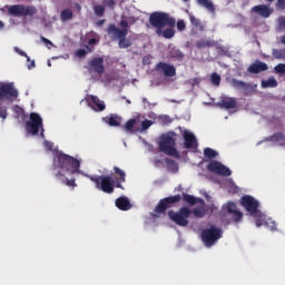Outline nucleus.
<instances>
[{
    "instance_id": "obj_1",
    "label": "nucleus",
    "mask_w": 285,
    "mask_h": 285,
    "mask_svg": "<svg viewBox=\"0 0 285 285\" xmlns=\"http://www.w3.org/2000/svg\"><path fill=\"white\" fill-rule=\"evenodd\" d=\"M81 168V163L79 159L65 154L62 151L56 153L53 156V176L60 184L69 186L70 188H76L77 180L71 175H79ZM71 177V178H68Z\"/></svg>"
},
{
    "instance_id": "obj_2",
    "label": "nucleus",
    "mask_w": 285,
    "mask_h": 285,
    "mask_svg": "<svg viewBox=\"0 0 285 285\" xmlns=\"http://www.w3.org/2000/svg\"><path fill=\"white\" fill-rule=\"evenodd\" d=\"M115 178L112 176H92L87 175V178L96 184L97 190L106 193V195H112L115 188H124L121 184L126 183V171L119 167H114Z\"/></svg>"
},
{
    "instance_id": "obj_3",
    "label": "nucleus",
    "mask_w": 285,
    "mask_h": 285,
    "mask_svg": "<svg viewBox=\"0 0 285 285\" xmlns=\"http://www.w3.org/2000/svg\"><path fill=\"white\" fill-rule=\"evenodd\" d=\"M149 23L153 28H156V35L164 39H173L175 37V26L177 20L170 17V13L156 11L149 16Z\"/></svg>"
},
{
    "instance_id": "obj_4",
    "label": "nucleus",
    "mask_w": 285,
    "mask_h": 285,
    "mask_svg": "<svg viewBox=\"0 0 285 285\" xmlns=\"http://www.w3.org/2000/svg\"><path fill=\"white\" fill-rule=\"evenodd\" d=\"M177 134L171 131L169 134H164L159 137L158 148L160 153L167 155L168 157H175V159H179V151L175 146H177V140L175 139Z\"/></svg>"
},
{
    "instance_id": "obj_5",
    "label": "nucleus",
    "mask_w": 285,
    "mask_h": 285,
    "mask_svg": "<svg viewBox=\"0 0 285 285\" xmlns=\"http://www.w3.org/2000/svg\"><path fill=\"white\" fill-rule=\"evenodd\" d=\"M224 235V232L222 228L212 225L209 228H205L200 233V239L203 244L206 246V248H212V246H215L219 239H222Z\"/></svg>"
},
{
    "instance_id": "obj_6",
    "label": "nucleus",
    "mask_w": 285,
    "mask_h": 285,
    "mask_svg": "<svg viewBox=\"0 0 285 285\" xmlns=\"http://www.w3.org/2000/svg\"><path fill=\"white\" fill-rule=\"evenodd\" d=\"M179 202H181V195L179 194L160 199L154 209L155 217L166 215V210L168 208H175V204H179Z\"/></svg>"
},
{
    "instance_id": "obj_7",
    "label": "nucleus",
    "mask_w": 285,
    "mask_h": 285,
    "mask_svg": "<svg viewBox=\"0 0 285 285\" xmlns=\"http://www.w3.org/2000/svg\"><path fill=\"white\" fill-rule=\"evenodd\" d=\"M8 14L10 17H35L37 14V7L24 4L7 6Z\"/></svg>"
},
{
    "instance_id": "obj_8",
    "label": "nucleus",
    "mask_w": 285,
    "mask_h": 285,
    "mask_svg": "<svg viewBox=\"0 0 285 285\" xmlns=\"http://www.w3.org/2000/svg\"><path fill=\"white\" fill-rule=\"evenodd\" d=\"M191 214L193 212L190 208L181 207L178 212L170 209L168 212V217L170 222H174V224H177V226L186 227L189 224L188 217H190Z\"/></svg>"
},
{
    "instance_id": "obj_9",
    "label": "nucleus",
    "mask_w": 285,
    "mask_h": 285,
    "mask_svg": "<svg viewBox=\"0 0 285 285\" xmlns=\"http://www.w3.org/2000/svg\"><path fill=\"white\" fill-rule=\"evenodd\" d=\"M26 130L33 136L39 135V130H41V137H43V118L37 112H31L26 124Z\"/></svg>"
},
{
    "instance_id": "obj_10",
    "label": "nucleus",
    "mask_w": 285,
    "mask_h": 285,
    "mask_svg": "<svg viewBox=\"0 0 285 285\" xmlns=\"http://www.w3.org/2000/svg\"><path fill=\"white\" fill-rule=\"evenodd\" d=\"M107 33L118 39V47L121 49L130 48V46H132V42L126 39V37H128V33H126V31H119V28L115 23H110L107 27Z\"/></svg>"
},
{
    "instance_id": "obj_11",
    "label": "nucleus",
    "mask_w": 285,
    "mask_h": 285,
    "mask_svg": "<svg viewBox=\"0 0 285 285\" xmlns=\"http://www.w3.org/2000/svg\"><path fill=\"white\" fill-rule=\"evenodd\" d=\"M240 205L243 208L249 213L252 217H262V212L259 210V202L253 196H243L240 198Z\"/></svg>"
},
{
    "instance_id": "obj_12",
    "label": "nucleus",
    "mask_w": 285,
    "mask_h": 285,
    "mask_svg": "<svg viewBox=\"0 0 285 285\" xmlns=\"http://www.w3.org/2000/svg\"><path fill=\"white\" fill-rule=\"evenodd\" d=\"M19 97V90L14 88V82H0V101L7 99H17Z\"/></svg>"
},
{
    "instance_id": "obj_13",
    "label": "nucleus",
    "mask_w": 285,
    "mask_h": 285,
    "mask_svg": "<svg viewBox=\"0 0 285 285\" xmlns=\"http://www.w3.org/2000/svg\"><path fill=\"white\" fill-rule=\"evenodd\" d=\"M207 170L215 173V175H220V177H230V175H233L230 168L226 167L224 164L217 160H212L207 165Z\"/></svg>"
},
{
    "instance_id": "obj_14",
    "label": "nucleus",
    "mask_w": 285,
    "mask_h": 285,
    "mask_svg": "<svg viewBox=\"0 0 285 285\" xmlns=\"http://www.w3.org/2000/svg\"><path fill=\"white\" fill-rule=\"evenodd\" d=\"M86 101L88 102V107L94 109L95 112H104V110H106V104L97 96L89 95L87 96Z\"/></svg>"
},
{
    "instance_id": "obj_15",
    "label": "nucleus",
    "mask_w": 285,
    "mask_h": 285,
    "mask_svg": "<svg viewBox=\"0 0 285 285\" xmlns=\"http://www.w3.org/2000/svg\"><path fill=\"white\" fill-rule=\"evenodd\" d=\"M232 87L235 88V90H243L245 97H248V95H253V92L255 91L253 85L244 82L236 78L232 79Z\"/></svg>"
},
{
    "instance_id": "obj_16",
    "label": "nucleus",
    "mask_w": 285,
    "mask_h": 285,
    "mask_svg": "<svg viewBox=\"0 0 285 285\" xmlns=\"http://www.w3.org/2000/svg\"><path fill=\"white\" fill-rule=\"evenodd\" d=\"M156 72H163L165 77H175L177 75V69L173 65L167 62H158L155 67Z\"/></svg>"
},
{
    "instance_id": "obj_17",
    "label": "nucleus",
    "mask_w": 285,
    "mask_h": 285,
    "mask_svg": "<svg viewBox=\"0 0 285 285\" xmlns=\"http://www.w3.org/2000/svg\"><path fill=\"white\" fill-rule=\"evenodd\" d=\"M183 137L184 148H187L188 150L197 148V137H195V134L190 132L189 130H184Z\"/></svg>"
},
{
    "instance_id": "obj_18",
    "label": "nucleus",
    "mask_w": 285,
    "mask_h": 285,
    "mask_svg": "<svg viewBox=\"0 0 285 285\" xmlns=\"http://www.w3.org/2000/svg\"><path fill=\"white\" fill-rule=\"evenodd\" d=\"M266 70H268V65L259 60H257L255 63H252L247 69L250 75H259V72H266Z\"/></svg>"
},
{
    "instance_id": "obj_19",
    "label": "nucleus",
    "mask_w": 285,
    "mask_h": 285,
    "mask_svg": "<svg viewBox=\"0 0 285 285\" xmlns=\"http://www.w3.org/2000/svg\"><path fill=\"white\" fill-rule=\"evenodd\" d=\"M90 68L94 70V72H97V75H104L105 68H104V58L98 57L94 58L89 62Z\"/></svg>"
},
{
    "instance_id": "obj_20",
    "label": "nucleus",
    "mask_w": 285,
    "mask_h": 285,
    "mask_svg": "<svg viewBox=\"0 0 285 285\" xmlns=\"http://www.w3.org/2000/svg\"><path fill=\"white\" fill-rule=\"evenodd\" d=\"M218 106L219 108H225V110H233V108H237V99L233 97L223 98Z\"/></svg>"
},
{
    "instance_id": "obj_21",
    "label": "nucleus",
    "mask_w": 285,
    "mask_h": 285,
    "mask_svg": "<svg viewBox=\"0 0 285 285\" xmlns=\"http://www.w3.org/2000/svg\"><path fill=\"white\" fill-rule=\"evenodd\" d=\"M253 12H256V14H259L264 19H268L273 11L266 6V4H258L252 8Z\"/></svg>"
},
{
    "instance_id": "obj_22",
    "label": "nucleus",
    "mask_w": 285,
    "mask_h": 285,
    "mask_svg": "<svg viewBox=\"0 0 285 285\" xmlns=\"http://www.w3.org/2000/svg\"><path fill=\"white\" fill-rule=\"evenodd\" d=\"M198 204H202L199 207H196L191 210L194 217L196 219H202V217H206V203L204 199L198 198Z\"/></svg>"
},
{
    "instance_id": "obj_23",
    "label": "nucleus",
    "mask_w": 285,
    "mask_h": 285,
    "mask_svg": "<svg viewBox=\"0 0 285 285\" xmlns=\"http://www.w3.org/2000/svg\"><path fill=\"white\" fill-rule=\"evenodd\" d=\"M215 46H217V41L204 38L197 40L195 45L198 50H204L205 48H215Z\"/></svg>"
},
{
    "instance_id": "obj_24",
    "label": "nucleus",
    "mask_w": 285,
    "mask_h": 285,
    "mask_svg": "<svg viewBox=\"0 0 285 285\" xmlns=\"http://www.w3.org/2000/svg\"><path fill=\"white\" fill-rule=\"evenodd\" d=\"M116 206L119 210H130V208H132L130 200L128 199V197L125 196L116 199Z\"/></svg>"
},
{
    "instance_id": "obj_25",
    "label": "nucleus",
    "mask_w": 285,
    "mask_h": 285,
    "mask_svg": "<svg viewBox=\"0 0 285 285\" xmlns=\"http://www.w3.org/2000/svg\"><path fill=\"white\" fill-rule=\"evenodd\" d=\"M102 121L114 128H119V126H121V118L117 115H110L109 117L102 118Z\"/></svg>"
},
{
    "instance_id": "obj_26",
    "label": "nucleus",
    "mask_w": 285,
    "mask_h": 285,
    "mask_svg": "<svg viewBox=\"0 0 285 285\" xmlns=\"http://www.w3.org/2000/svg\"><path fill=\"white\" fill-rule=\"evenodd\" d=\"M265 141H273V144H279L281 146H283L285 141V135L282 131L275 132L272 136H268L267 138H265Z\"/></svg>"
},
{
    "instance_id": "obj_27",
    "label": "nucleus",
    "mask_w": 285,
    "mask_h": 285,
    "mask_svg": "<svg viewBox=\"0 0 285 285\" xmlns=\"http://www.w3.org/2000/svg\"><path fill=\"white\" fill-rule=\"evenodd\" d=\"M136 21H137V19H135V17H129V18H127V20L126 19H124V18H121V20H120V22H119V27L121 28V29H119L118 28V31H120V32H126V35H128V23H136Z\"/></svg>"
},
{
    "instance_id": "obj_28",
    "label": "nucleus",
    "mask_w": 285,
    "mask_h": 285,
    "mask_svg": "<svg viewBox=\"0 0 285 285\" xmlns=\"http://www.w3.org/2000/svg\"><path fill=\"white\" fill-rule=\"evenodd\" d=\"M170 59H175V61H184V52L177 48H171L168 52Z\"/></svg>"
},
{
    "instance_id": "obj_29",
    "label": "nucleus",
    "mask_w": 285,
    "mask_h": 285,
    "mask_svg": "<svg viewBox=\"0 0 285 285\" xmlns=\"http://www.w3.org/2000/svg\"><path fill=\"white\" fill-rule=\"evenodd\" d=\"M198 6L206 8L209 12H215V4L210 0H197Z\"/></svg>"
},
{
    "instance_id": "obj_30",
    "label": "nucleus",
    "mask_w": 285,
    "mask_h": 285,
    "mask_svg": "<svg viewBox=\"0 0 285 285\" xmlns=\"http://www.w3.org/2000/svg\"><path fill=\"white\" fill-rule=\"evenodd\" d=\"M189 21L191 24H194L195 28H198L200 32H204L206 30V26L202 23V20L197 19L195 16H189Z\"/></svg>"
},
{
    "instance_id": "obj_31",
    "label": "nucleus",
    "mask_w": 285,
    "mask_h": 285,
    "mask_svg": "<svg viewBox=\"0 0 285 285\" xmlns=\"http://www.w3.org/2000/svg\"><path fill=\"white\" fill-rule=\"evenodd\" d=\"M183 199L186 202V204H189V206H195V204L199 202V198H196L190 194H183Z\"/></svg>"
},
{
    "instance_id": "obj_32",
    "label": "nucleus",
    "mask_w": 285,
    "mask_h": 285,
    "mask_svg": "<svg viewBox=\"0 0 285 285\" xmlns=\"http://www.w3.org/2000/svg\"><path fill=\"white\" fill-rule=\"evenodd\" d=\"M72 17H75V14L72 13V10H70V9H63L60 12L61 21H70V19H72Z\"/></svg>"
},
{
    "instance_id": "obj_33",
    "label": "nucleus",
    "mask_w": 285,
    "mask_h": 285,
    "mask_svg": "<svg viewBox=\"0 0 285 285\" xmlns=\"http://www.w3.org/2000/svg\"><path fill=\"white\" fill-rule=\"evenodd\" d=\"M262 88H277V79L268 78L262 81Z\"/></svg>"
},
{
    "instance_id": "obj_34",
    "label": "nucleus",
    "mask_w": 285,
    "mask_h": 285,
    "mask_svg": "<svg viewBox=\"0 0 285 285\" xmlns=\"http://www.w3.org/2000/svg\"><path fill=\"white\" fill-rule=\"evenodd\" d=\"M136 124H137V119H129L126 124H125V126H124V128H125V130H126V132H135V126H136Z\"/></svg>"
},
{
    "instance_id": "obj_35",
    "label": "nucleus",
    "mask_w": 285,
    "mask_h": 285,
    "mask_svg": "<svg viewBox=\"0 0 285 285\" xmlns=\"http://www.w3.org/2000/svg\"><path fill=\"white\" fill-rule=\"evenodd\" d=\"M204 155L207 159H215L219 154L215 149L207 147L204 149Z\"/></svg>"
},
{
    "instance_id": "obj_36",
    "label": "nucleus",
    "mask_w": 285,
    "mask_h": 285,
    "mask_svg": "<svg viewBox=\"0 0 285 285\" xmlns=\"http://www.w3.org/2000/svg\"><path fill=\"white\" fill-rule=\"evenodd\" d=\"M94 12L96 17H104V14H106V7H104L102 4H97L96 7H94Z\"/></svg>"
},
{
    "instance_id": "obj_37",
    "label": "nucleus",
    "mask_w": 285,
    "mask_h": 285,
    "mask_svg": "<svg viewBox=\"0 0 285 285\" xmlns=\"http://www.w3.org/2000/svg\"><path fill=\"white\" fill-rule=\"evenodd\" d=\"M210 81L213 86H219L222 83V76L217 72H213L210 76Z\"/></svg>"
},
{
    "instance_id": "obj_38",
    "label": "nucleus",
    "mask_w": 285,
    "mask_h": 285,
    "mask_svg": "<svg viewBox=\"0 0 285 285\" xmlns=\"http://www.w3.org/2000/svg\"><path fill=\"white\" fill-rule=\"evenodd\" d=\"M232 219L237 224L238 222H242L244 219V214L239 212L238 209L230 214Z\"/></svg>"
},
{
    "instance_id": "obj_39",
    "label": "nucleus",
    "mask_w": 285,
    "mask_h": 285,
    "mask_svg": "<svg viewBox=\"0 0 285 285\" xmlns=\"http://www.w3.org/2000/svg\"><path fill=\"white\" fill-rule=\"evenodd\" d=\"M153 120H144L141 124H140V132H144L146 130H148V128H150V126H153Z\"/></svg>"
},
{
    "instance_id": "obj_40",
    "label": "nucleus",
    "mask_w": 285,
    "mask_h": 285,
    "mask_svg": "<svg viewBox=\"0 0 285 285\" xmlns=\"http://www.w3.org/2000/svg\"><path fill=\"white\" fill-rule=\"evenodd\" d=\"M256 219V226L259 228L261 226H264L266 224V220L264 219V214L261 212V216H253Z\"/></svg>"
},
{
    "instance_id": "obj_41",
    "label": "nucleus",
    "mask_w": 285,
    "mask_h": 285,
    "mask_svg": "<svg viewBox=\"0 0 285 285\" xmlns=\"http://www.w3.org/2000/svg\"><path fill=\"white\" fill-rule=\"evenodd\" d=\"M226 208L229 215L237 212V205L235 203H227Z\"/></svg>"
},
{
    "instance_id": "obj_42",
    "label": "nucleus",
    "mask_w": 285,
    "mask_h": 285,
    "mask_svg": "<svg viewBox=\"0 0 285 285\" xmlns=\"http://www.w3.org/2000/svg\"><path fill=\"white\" fill-rule=\"evenodd\" d=\"M104 2L110 10H115V7L117 6V0H104Z\"/></svg>"
},
{
    "instance_id": "obj_43",
    "label": "nucleus",
    "mask_w": 285,
    "mask_h": 285,
    "mask_svg": "<svg viewBox=\"0 0 285 285\" xmlns=\"http://www.w3.org/2000/svg\"><path fill=\"white\" fill-rule=\"evenodd\" d=\"M176 27L179 32H184V30H186V22L184 20H178Z\"/></svg>"
},
{
    "instance_id": "obj_44",
    "label": "nucleus",
    "mask_w": 285,
    "mask_h": 285,
    "mask_svg": "<svg viewBox=\"0 0 285 285\" xmlns=\"http://www.w3.org/2000/svg\"><path fill=\"white\" fill-rule=\"evenodd\" d=\"M275 71H276L278 75H285V63H278V65L275 67Z\"/></svg>"
},
{
    "instance_id": "obj_45",
    "label": "nucleus",
    "mask_w": 285,
    "mask_h": 285,
    "mask_svg": "<svg viewBox=\"0 0 285 285\" xmlns=\"http://www.w3.org/2000/svg\"><path fill=\"white\" fill-rule=\"evenodd\" d=\"M86 55H88V52L86 51V49H78L76 51V57H78L79 59H83V57H86Z\"/></svg>"
},
{
    "instance_id": "obj_46",
    "label": "nucleus",
    "mask_w": 285,
    "mask_h": 285,
    "mask_svg": "<svg viewBox=\"0 0 285 285\" xmlns=\"http://www.w3.org/2000/svg\"><path fill=\"white\" fill-rule=\"evenodd\" d=\"M272 55L274 59H282V49H273Z\"/></svg>"
},
{
    "instance_id": "obj_47",
    "label": "nucleus",
    "mask_w": 285,
    "mask_h": 285,
    "mask_svg": "<svg viewBox=\"0 0 285 285\" xmlns=\"http://www.w3.org/2000/svg\"><path fill=\"white\" fill-rule=\"evenodd\" d=\"M278 28L279 30H285V17H279L278 18Z\"/></svg>"
},
{
    "instance_id": "obj_48",
    "label": "nucleus",
    "mask_w": 285,
    "mask_h": 285,
    "mask_svg": "<svg viewBox=\"0 0 285 285\" xmlns=\"http://www.w3.org/2000/svg\"><path fill=\"white\" fill-rule=\"evenodd\" d=\"M276 8H278V10H285V0H277Z\"/></svg>"
},
{
    "instance_id": "obj_49",
    "label": "nucleus",
    "mask_w": 285,
    "mask_h": 285,
    "mask_svg": "<svg viewBox=\"0 0 285 285\" xmlns=\"http://www.w3.org/2000/svg\"><path fill=\"white\" fill-rule=\"evenodd\" d=\"M40 39H41V42L45 43L49 48V50H50L49 46H52V41L48 40V38H46L43 36L40 37Z\"/></svg>"
},
{
    "instance_id": "obj_50",
    "label": "nucleus",
    "mask_w": 285,
    "mask_h": 285,
    "mask_svg": "<svg viewBox=\"0 0 285 285\" xmlns=\"http://www.w3.org/2000/svg\"><path fill=\"white\" fill-rule=\"evenodd\" d=\"M104 23H106V19L98 20V21L96 22V26H97L98 28H101V27L104 26Z\"/></svg>"
},
{
    "instance_id": "obj_51",
    "label": "nucleus",
    "mask_w": 285,
    "mask_h": 285,
    "mask_svg": "<svg viewBox=\"0 0 285 285\" xmlns=\"http://www.w3.org/2000/svg\"><path fill=\"white\" fill-rule=\"evenodd\" d=\"M95 43H97V39L96 38H90L88 40V46H95Z\"/></svg>"
},
{
    "instance_id": "obj_52",
    "label": "nucleus",
    "mask_w": 285,
    "mask_h": 285,
    "mask_svg": "<svg viewBox=\"0 0 285 285\" xmlns=\"http://www.w3.org/2000/svg\"><path fill=\"white\" fill-rule=\"evenodd\" d=\"M166 161H167V164H169V166H177L175 160L167 159Z\"/></svg>"
},
{
    "instance_id": "obj_53",
    "label": "nucleus",
    "mask_w": 285,
    "mask_h": 285,
    "mask_svg": "<svg viewBox=\"0 0 285 285\" xmlns=\"http://www.w3.org/2000/svg\"><path fill=\"white\" fill-rule=\"evenodd\" d=\"M21 57H27L28 61H30V58L28 57V53L26 51H20Z\"/></svg>"
},
{
    "instance_id": "obj_54",
    "label": "nucleus",
    "mask_w": 285,
    "mask_h": 285,
    "mask_svg": "<svg viewBox=\"0 0 285 285\" xmlns=\"http://www.w3.org/2000/svg\"><path fill=\"white\" fill-rule=\"evenodd\" d=\"M281 59H283V61H285V49H282V56Z\"/></svg>"
},
{
    "instance_id": "obj_55",
    "label": "nucleus",
    "mask_w": 285,
    "mask_h": 285,
    "mask_svg": "<svg viewBox=\"0 0 285 285\" xmlns=\"http://www.w3.org/2000/svg\"><path fill=\"white\" fill-rule=\"evenodd\" d=\"M3 28H6V23H3V21L0 20V30H3Z\"/></svg>"
},
{
    "instance_id": "obj_56",
    "label": "nucleus",
    "mask_w": 285,
    "mask_h": 285,
    "mask_svg": "<svg viewBox=\"0 0 285 285\" xmlns=\"http://www.w3.org/2000/svg\"><path fill=\"white\" fill-rule=\"evenodd\" d=\"M31 68H35V60H32V61L30 62V65H29V70H30Z\"/></svg>"
},
{
    "instance_id": "obj_57",
    "label": "nucleus",
    "mask_w": 285,
    "mask_h": 285,
    "mask_svg": "<svg viewBox=\"0 0 285 285\" xmlns=\"http://www.w3.org/2000/svg\"><path fill=\"white\" fill-rule=\"evenodd\" d=\"M281 43H283V46H285V36L281 37Z\"/></svg>"
},
{
    "instance_id": "obj_58",
    "label": "nucleus",
    "mask_w": 285,
    "mask_h": 285,
    "mask_svg": "<svg viewBox=\"0 0 285 285\" xmlns=\"http://www.w3.org/2000/svg\"><path fill=\"white\" fill-rule=\"evenodd\" d=\"M49 146V150H52V145H50V142H48Z\"/></svg>"
},
{
    "instance_id": "obj_59",
    "label": "nucleus",
    "mask_w": 285,
    "mask_h": 285,
    "mask_svg": "<svg viewBox=\"0 0 285 285\" xmlns=\"http://www.w3.org/2000/svg\"><path fill=\"white\" fill-rule=\"evenodd\" d=\"M87 50H89V52H92V50H90V48L88 46H86Z\"/></svg>"
},
{
    "instance_id": "obj_60",
    "label": "nucleus",
    "mask_w": 285,
    "mask_h": 285,
    "mask_svg": "<svg viewBox=\"0 0 285 285\" xmlns=\"http://www.w3.org/2000/svg\"><path fill=\"white\" fill-rule=\"evenodd\" d=\"M78 10H81V6L77 4Z\"/></svg>"
},
{
    "instance_id": "obj_61",
    "label": "nucleus",
    "mask_w": 285,
    "mask_h": 285,
    "mask_svg": "<svg viewBox=\"0 0 285 285\" xmlns=\"http://www.w3.org/2000/svg\"><path fill=\"white\" fill-rule=\"evenodd\" d=\"M272 230H277V228H275V226L272 227Z\"/></svg>"
},
{
    "instance_id": "obj_62",
    "label": "nucleus",
    "mask_w": 285,
    "mask_h": 285,
    "mask_svg": "<svg viewBox=\"0 0 285 285\" xmlns=\"http://www.w3.org/2000/svg\"><path fill=\"white\" fill-rule=\"evenodd\" d=\"M267 1L273 2V1H275V0H267Z\"/></svg>"
},
{
    "instance_id": "obj_63",
    "label": "nucleus",
    "mask_w": 285,
    "mask_h": 285,
    "mask_svg": "<svg viewBox=\"0 0 285 285\" xmlns=\"http://www.w3.org/2000/svg\"><path fill=\"white\" fill-rule=\"evenodd\" d=\"M183 1H185V2H186V1H188V0H183Z\"/></svg>"
}]
</instances>
